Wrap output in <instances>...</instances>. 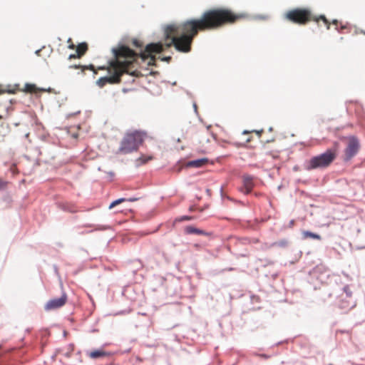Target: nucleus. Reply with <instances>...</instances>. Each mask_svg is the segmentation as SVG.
<instances>
[{
    "mask_svg": "<svg viewBox=\"0 0 365 365\" xmlns=\"http://www.w3.org/2000/svg\"><path fill=\"white\" fill-rule=\"evenodd\" d=\"M147 135L146 133L141 130H133L127 133V137H145Z\"/></svg>",
    "mask_w": 365,
    "mask_h": 365,
    "instance_id": "nucleus-15",
    "label": "nucleus"
},
{
    "mask_svg": "<svg viewBox=\"0 0 365 365\" xmlns=\"http://www.w3.org/2000/svg\"><path fill=\"white\" fill-rule=\"evenodd\" d=\"M244 19L245 14L235 13L229 9H209L200 18L190 19L179 24L166 26L164 30V45L160 42L150 43L140 54L125 46L113 48V58L109 61L107 67L109 76L100 78L96 84L103 88L107 83H119L124 73L138 77L141 75L140 71L136 68L138 57L143 61L149 59L148 64L150 66L154 64L155 60L153 53L162 52L164 46L166 48L174 46L180 52H190L193 39L199 31L215 30L227 24H235Z\"/></svg>",
    "mask_w": 365,
    "mask_h": 365,
    "instance_id": "nucleus-1",
    "label": "nucleus"
},
{
    "mask_svg": "<svg viewBox=\"0 0 365 365\" xmlns=\"http://www.w3.org/2000/svg\"><path fill=\"white\" fill-rule=\"evenodd\" d=\"M243 186L242 187V191L245 194L250 193L253 187H254V182L253 178L250 175H244L242 178Z\"/></svg>",
    "mask_w": 365,
    "mask_h": 365,
    "instance_id": "nucleus-9",
    "label": "nucleus"
},
{
    "mask_svg": "<svg viewBox=\"0 0 365 365\" xmlns=\"http://www.w3.org/2000/svg\"><path fill=\"white\" fill-rule=\"evenodd\" d=\"M163 60L169 62L171 60V57L170 56H168V57H165V58H163Z\"/></svg>",
    "mask_w": 365,
    "mask_h": 365,
    "instance_id": "nucleus-27",
    "label": "nucleus"
},
{
    "mask_svg": "<svg viewBox=\"0 0 365 365\" xmlns=\"http://www.w3.org/2000/svg\"><path fill=\"white\" fill-rule=\"evenodd\" d=\"M2 93H4V91L0 89V94Z\"/></svg>",
    "mask_w": 365,
    "mask_h": 365,
    "instance_id": "nucleus-29",
    "label": "nucleus"
},
{
    "mask_svg": "<svg viewBox=\"0 0 365 365\" xmlns=\"http://www.w3.org/2000/svg\"><path fill=\"white\" fill-rule=\"evenodd\" d=\"M337 156L336 147L327 150L324 153L312 158L308 163L307 169L324 168L329 166Z\"/></svg>",
    "mask_w": 365,
    "mask_h": 365,
    "instance_id": "nucleus-3",
    "label": "nucleus"
},
{
    "mask_svg": "<svg viewBox=\"0 0 365 365\" xmlns=\"http://www.w3.org/2000/svg\"><path fill=\"white\" fill-rule=\"evenodd\" d=\"M86 355L92 359L106 358L110 356V354L103 349L88 351Z\"/></svg>",
    "mask_w": 365,
    "mask_h": 365,
    "instance_id": "nucleus-8",
    "label": "nucleus"
},
{
    "mask_svg": "<svg viewBox=\"0 0 365 365\" xmlns=\"http://www.w3.org/2000/svg\"><path fill=\"white\" fill-rule=\"evenodd\" d=\"M192 217H190V216H182L178 219L176 220V221H178V222H182L183 220H192Z\"/></svg>",
    "mask_w": 365,
    "mask_h": 365,
    "instance_id": "nucleus-24",
    "label": "nucleus"
},
{
    "mask_svg": "<svg viewBox=\"0 0 365 365\" xmlns=\"http://www.w3.org/2000/svg\"><path fill=\"white\" fill-rule=\"evenodd\" d=\"M208 162L207 158H201L195 160H191L187 163V167L200 168L206 165Z\"/></svg>",
    "mask_w": 365,
    "mask_h": 365,
    "instance_id": "nucleus-11",
    "label": "nucleus"
},
{
    "mask_svg": "<svg viewBox=\"0 0 365 365\" xmlns=\"http://www.w3.org/2000/svg\"><path fill=\"white\" fill-rule=\"evenodd\" d=\"M63 209L66 211L73 212V213L76 212L78 211V209L76 207V205H74L73 204H68V203L64 205Z\"/></svg>",
    "mask_w": 365,
    "mask_h": 365,
    "instance_id": "nucleus-18",
    "label": "nucleus"
},
{
    "mask_svg": "<svg viewBox=\"0 0 365 365\" xmlns=\"http://www.w3.org/2000/svg\"><path fill=\"white\" fill-rule=\"evenodd\" d=\"M68 300V296L66 293L63 292L59 298H53L48 300L44 305L46 311H51L59 309L63 307Z\"/></svg>",
    "mask_w": 365,
    "mask_h": 365,
    "instance_id": "nucleus-5",
    "label": "nucleus"
},
{
    "mask_svg": "<svg viewBox=\"0 0 365 365\" xmlns=\"http://www.w3.org/2000/svg\"><path fill=\"white\" fill-rule=\"evenodd\" d=\"M67 43H68V48L69 49H71V50L75 49L76 46H75V44L73 43V41H72V39H71V38H69L68 39Z\"/></svg>",
    "mask_w": 365,
    "mask_h": 365,
    "instance_id": "nucleus-22",
    "label": "nucleus"
},
{
    "mask_svg": "<svg viewBox=\"0 0 365 365\" xmlns=\"http://www.w3.org/2000/svg\"><path fill=\"white\" fill-rule=\"evenodd\" d=\"M99 69H105V68L104 67H101V68H99Z\"/></svg>",
    "mask_w": 365,
    "mask_h": 365,
    "instance_id": "nucleus-30",
    "label": "nucleus"
},
{
    "mask_svg": "<svg viewBox=\"0 0 365 365\" xmlns=\"http://www.w3.org/2000/svg\"><path fill=\"white\" fill-rule=\"evenodd\" d=\"M359 144L356 138L349 140L346 148L345 149L344 160L348 161L351 160L359 151Z\"/></svg>",
    "mask_w": 365,
    "mask_h": 365,
    "instance_id": "nucleus-7",
    "label": "nucleus"
},
{
    "mask_svg": "<svg viewBox=\"0 0 365 365\" xmlns=\"http://www.w3.org/2000/svg\"><path fill=\"white\" fill-rule=\"evenodd\" d=\"M287 245V241L285 240L274 242L272 246H279V247H285Z\"/></svg>",
    "mask_w": 365,
    "mask_h": 365,
    "instance_id": "nucleus-20",
    "label": "nucleus"
},
{
    "mask_svg": "<svg viewBox=\"0 0 365 365\" xmlns=\"http://www.w3.org/2000/svg\"><path fill=\"white\" fill-rule=\"evenodd\" d=\"M255 133L257 135H261L263 133V130H252V131H248V130H244L242 132V134L243 135H248V134H250V133Z\"/></svg>",
    "mask_w": 365,
    "mask_h": 365,
    "instance_id": "nucleus-19",
    "label": "nucleus"
},
{
    "mask_svg": "<svg viewBox=\"0 0 365 365\" xmlns=\"http://www.w3.org/2000/svg\"><path fill=\"white\" fill-rule=\"evenodd\" d=\"M133 45L137 48H141L143 46V43L137 39L133 41Z\"/></svg>",
    "mask_w": 365,
    "mask_h": 365,
    "instance_id": "nucleus-23",
    "label": "nucleus"
},
{
    "mask_svg": "<svg viewBox=\"0 0 365 365\" xmlns=\"http://www.w3.org/2000/svg\"><path fill=\"white\" fill-rule=\"evenodd\" d=\"M0 348H1V346L0 345Z\"/></svg>",
    "mask_w": 365,
    "mask_h": 365,
    "instance_id": "nucleus-31",
    "label": "nucleus"
},
{
    "mask_svg": "<svg viewBox=\"0 0 365 365\" xmlns=\"http://www.w3.org/2000/svg\"><path fill=\"white\" fill-rule=\"evenodd\" d=\"M341 302L339 307L341 309H349L355 306V302L352 298V293L348 286L344 287V293L341 295Z\"/></svg>",
    "mask_w": 365,
    "mask_h": 365,
    "instance_id": "nucleus-6",
    "label": "nucleus"
},
{
    "mask_svg": "<svg viewBox=\"0 0 365 365\" xmlns=\"http://www.w3.org/2000/svg\"><path fill=\"white\" fill-rule=\"evenodd\" d=\"M338 23L339 21L337 20H333L332 21V24L335 25V26H338Z\"/></svg>",
    "mask_w": 365,
    "mask_h": 365,
    "instance_id": "nucleus-28",
    "label": "nucleus"
},
{
    "mask_svg": "<svg viewBox=\"0 0 365 365\" xmlns=\"http://www.w3.org/2000/svg\"><path fill=\"white\" fill-rule=\"evenodd\" d=\"M23 91L29 93H37L39 91H45L44 89L38 88L35 84L31 83H26Z\"/></svg>",
    "mask_w": 365,
    "mask_h": 365,
    "instance_id": "nucleus-12",
    "label": "nucleus"
},
{
    "mask_svg": "<svg viewBox=\"0 0 365 365\" xmlns=\"http://www.w3.org/2000/svg\"><path fill=\"white\" fill-rule=\"evenodd\" d=\"M153 158L152 157H145V156H142L140 158H139L138 159V161H140L142 164H145L147 162H148L149 160H152Z\"/></svg>",
    "mask_w": 365,
    "mask_h": 365,
    "instance_id": "nucleus-21",
    "label": "nucleus"
},
{
    "mask_svg": "<svg viewBox=\"0 0 365 365\" xmlns=\"http://www.w3.org/2000/svg\"><path fill=\"white\" fill-rule=\"evenodd\" d=\"M302 235L304 238H313L318 240H321V236L319 235L311 232L309 231H304L303 232Z\"/></svg>",
    "mask_w": 365,
    "mask_h": 365,
    "instance_id": "nucleus-16",
    "label": "nucleus"
},
{
    "mask_svg": "<svg viewBox=\"0 0 365 365\" xmlns=\"http://www.w3.org/2000/svg\"><path fill=\"white\" fill-rule=\"evenodd\" d=\"M70 68H81L83 71H84L85 70L89 69V70L93 71L95 73H97L96 71L95 70V67H94L93 65H90L88 66H79V65H73V66H71Z\"/></svg>",
    "mask_w": 365,
    "mask_h": 365,
    "instance_id": "nucleus-17",
    "label": "nucleus"
},
{
    "mask_svg": "<svg viewBox=\"0 0 365 365\" xmlns=\"http://www.w3.org/2000/svg\"><path fill=\"white\" fill-rule=\"evenodd\" d=\"M77 57V53L76 54H71L68 57L69 59L76 58Z\"/></svg>",
    "mask_w": 365,
    "mask_h": 365,
    "instance_id": "nucleus-26",
    "label": "nucleus"
},
{
    "mask_svg": "<svg viewBox=\"0 0 365 365\" xmlns=\"http://www.w3.org/2000/svg\"><path fill=\"white\" fill-rule=\"evenodd\" d=\"M7 182L0 179V189H4L6 187Z\"/></svg>",
    "mask_w": 365,
    "mask_h": 365,
    "instance_id": "nucleus-25",
    "label": "nucleus"
},
{
    "mask_svg": "<svg viewBox=\"0 0 365 365\" xmlns=\"http://www.w3.org/2000/svg\"><path fill=\"white\" fill-rule=\"evenodd\" d=\"M141 143L142 138H123L120 143L119 150L124 154L129 153L136 150Z\"/></svg>",
    "mask_w": 365,
    "mask_h": 365,
    "instance_id": "nucleus-4",
    "label": "nucleus"
},
{
    "mask_svg": "<svg viewBox=\"0 0 365 365\" xmlns=\"http://www.w3.org/2000/svg\"><path fill=\"white\" fill-rule=\"evenodd\" d=\"M284 17L289 21L299 25H305L310 21L319 24L320 21H322L326 25L327 29H330L331 24L324 15H314L312 11L307 8L291 9L285 14Z\"/></svg>",
    "mask_w": 365,
    "mask_h": 365,
    "instance_id": "nucleus-2",
    "label": "nucleus"
},
{
    "mask_svg": "<svg viewBox=\"0 0 365 365\" xmlns=\"http://www.w3.org/2000/svg\"><path fill=\"white\" fill-rule=\"evenodd\" d=\"M138 200V198H135V197H133V198H129V199H126V198H119L116 200H114L113 202L110 203V205H109V208L110 209H112L114 207H115L116 205L123 202H126V201H129V202H135Z\"/></svg>",
    "mask_w": 365,
    "mask_h": 365,
    "instance_id": "nucleus-14",
    "label": "nucleus"
},
{
    "mask_svg": "<svg viewBox=\"0 0 365 365\" xmlns=\"http://www.w3.org/2000/svg\"><path fill=\"white\" fill-rule=\"evenodd\" d=\"M185 233H186L187 235L195 234V235H208L207 232H206L205 231L198 229V228H196V227H194L192 226L185 227Z\"/></svg>",
    "mask_w": 365,
    "mask_h": 365,
    "instance_id": "nucleus-10",
    "label": "nucleus"
},
{
    "mask_svg": "<svg viewBox=\"0 0 365 365\" xmlns=\"http://www.w3.org/2000/svg\"><path fill=\"white\" fill-rule=\"evenodd\" d=\"M76 49L77 57L79 58L82 57L88 51V44L85 42L79 43L75 48Z\"/></svg>",
    "mask_w": 365,
    "mask_h": 365,
    "instance_id": "nucleus-13",
    "label": "nucleus"
}]
</instances>
